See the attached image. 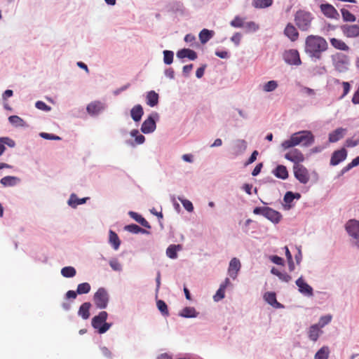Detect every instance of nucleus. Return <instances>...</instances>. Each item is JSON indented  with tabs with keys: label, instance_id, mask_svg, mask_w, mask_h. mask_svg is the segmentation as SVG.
<instances>
[{
	"label": "nucleus",
	"instance_id": "1",
	"mask_svg": "<svg viewBox=\"0 0 359 359\" xmlns=\"http://www.w3.org/2000/svg\"><path fill=\"white\" fill-rule=\"evenodd\" d=\"M327 49L328 43L323 36L313 34L306 36L304 51L312 59L320 60Z\"/></svg>",
	"mask_w": 359,
	"mask_h": 359
},
{
	"label": "nucleus",
	"instance_id": "2",
	"mask_svg": "<svg viewBox=\"0 0 359 359\" xmlns=\"http://www.w3.org/2000/svg\"><path fill=\"white\" fill-rule=\"evenodd\" d=\"M314 18L311 13L304 10H299L294 15V22L301 31H308L311 27Z\"/></svg>",
	"mask_w": 359,
	"mask_h": 359
},
{
	"label": "nucleus",
	"instance_id": "3",
	"mask_svg": "<svg viewBox=\"0 0 359 359\" xmlns=\"http://www.w3.org/2000/svg\"><path fill=\"white\" fill-rule=\"evenodd\" d=\"M107 316L106 311H101L92 318V326L97 330L99 334L105 333L111 326V323H106Z\"/></svg>",
	"mask_w": 359,
	"mask_h": 359
},
{
	"label": "nucleus",
	"instance_id": "4",
	"mask_svg": "<svg viewBox=\"0 0 359 359\" xmlns=\"http://www.w3.org/2000/svg\"><path fill=\"white\" fill-rule=\"evenodd\" d=\"M333 65L337 72L340 73L345 72L348 70L349 65L348 57L344 54L337 53L333 57Z\"/></svg>",
	"mask_w": 359,
	"mask_h": 359
},
{
	"label": "nucleus",
	"instance_id": "5",
	"mask_svg": "<svg viewBox=\"0 0 359 359\" xmlns=\"http://www.w3.org/2000/svg\"><path fill=\"white\" fill-rule=\"evenodd\" d=\"M93 300L98 309H105L109 302V296L106 290L103 287L99 288L94 294Z\"/></svg>",
	"mask_w": 359,
	"mask_h": 359
},
{
	"label": "nucleus",
	"instance_id": "6",
	"mask_svg": "<svg viewBox=\"0 0 359 359\" xmlns=\"http://www.w3.org/2000/svg\"><path fill=\"white\" fill-rule=\"evenodd\" d=\"M294 175L295 178L302 184H306L310 180V175L308 170L302 164L293 165Z\"/></svg>",
	"mask_w": 359,
	"mask_h": 359
},
{
	"label": "nucleus",
	"instance_id": "7",
	"mask_svg": "<svg viewBox=\"0 0 359 359\" xmlns=\"http://www.w3.org/2000/svg\"><path fill=\"white\" fill-rule=\"evenodd\" d=\"M285 158L294 163V165H301L304 161V156L302 152L297 149H292L285 154Z\"/></svg>",
	"mask_w": 359,
	"mask_h": 359
},
{
	"label": "nucleus",
	"instance_id": "8",
	"mask_svg": "<svg viewBox=\"0 0 359 359\" xmlns=\"http://www.w3.org/2000/svg\"><path fill=\"white\" fill-rule=\"evenodd\" d=\"M285 61L292 65H299L302 63L298 50L291 49L284 53Z\"/></svg>",
	"mask_w": 359,
	"mask_h": 359
},
{
	"label": "nucleus",
	"instance_id": "9",
	"mask_svg": "<svg viewBox=\"0 0 359 359\" xmlns=\"http://www.w3.org/2000/svg\"><path fill=\"white\" fill-rule=\"evenodd\" d=\"M343 34L347 38L359 36V25L345 24L340 27Z\"/></svg>",
	"mask_w": 359,
	"mask_h": 359
},
{
	"label": "nucleus",
	"instance_id": "10",
	"mask_svg": "<svg viewBox=\"0 0 359 359\" xmlns=\"http://www.w3.org/2000/svg\"><path fill=\"white\" fill-rule=\"evenodd\" d=\"M320 11L323 14L328 18L338 20L339 14L336 8L330 4H322L320 6Z\"/></svg>",
	"mask_w": 359,
	"mask_h": 359
},
{
	"label": "nucleus",
	"instance_id": "11",
	"mask_svg": "<svg viewBox=\"0 0 359 359\" xmlns=\"http://www.w3.org/2000/svg\"><path fill=\"white\" fill-rule=\"evenodd\" d=\"M297 133L299 134L298 137L300 144L302 143L303 146L309 147L313 144L315 138L311 131L302 130Z\"/></svg>",
	"mask_w": 359,
	"mask_h": 359
},
{
	"label": "nucleus",
	"instance_id": "12",
	"mask_svg": "<svg viewBox=\"0 0 359 359\" xmlns=\"http://www.w3.org/2000/svg\"><path fill=\"white\" fill-rule=\"evenodd\" d=\"M347 151L344 148L334 151L331 156L330 165H337L346 159Z\"/></svg>",
	"mask_w": 359,
	"mask_h": 359
},
{
	"label": "nucleus",
	"instance_id": "13",
	"mask_svg": "<svg viewBox=\"0 0 359 359\" xmlns=\"http://www.w3.org/2000/svg\"><path fill=\"white\" fill-rule=\"evenodd\" d=\"M241 267V264L240 262V260L236 258L233 257L231 259V260L229 262V266L228 269V273L230 276L231 278L233 279H236L238 271H240Z\"/></svg>",
	"mask_w": 359,
	"mask_h": 359
},
{
	"label": "nucleus",
	"instance_id": "14",
	"mask_svg": "<svg viewBox=\"0 0 359 359\" xmlns=\"http://www.w3.org/2000/svg\"><path fill=\"white\" fill-rule=\"evenodd\" d=\"M348 233L355 238H359V222L355 219L349 220L346 224Z\"/></svg>",
	"mask_w": 359,
	"mask_h": 359
},
{
	"label": "nucleus",
	"instance_id": "15",
	"mask_svg": "<svg viewBox=\"0 0 359 359\" xmlns=\"http://www.w3.org/2000/svg\"><path fill=\"white\" fill-rule=\"evenodd\" d=\"M296 285L298 286L299 291L301 293L309 297L313 296V288L304 280L302 277L299 278L296 280Z\"/></svg>",
	"mask_w": 359,
	"mask_h": 359
},
{
	"label": "nucleus",
	"instance_id": "16",
	"mask_svg": "<svg viewBox=\"0 0 359 359\" xmlns=\"http://www.w3.org/2000/svg\"><path fill=\"white\" fill-rule=\"evenodd\" d=\"M284 34L290 39L291 41H296L299 36V34L296 29V27L292 24L288 23L285 29H284Z\"/></svg>",
	"mask_w": 359,
	"mask_h": 359
},
{
	"label": "nucleus",
	"instance_id": "17",
	"mask_svg": "<svg viewBox=\"0 0 359 359\" xmlns=\"http://www.w3.org/2000/svg\"><path fill=\"white\" fill-rule=\"evenodd\" d=\"M156 129V122L151 116H149L143 123L141 130L143 133H152Z\"/></svg>",
	"mask_w": 359,
	"mask_h": 359
},
{
	"label": "nucleus",
	"instance_id": "18",
	"mask_svg": "<svg viewBox=\"0 0 359 359\" xmlns=\"http://www.w3.org/2000/svg\"><path fill=\"white\" fill-rule=\"evenodd\" d=\"M264 217L276 224L278 223L282 218V215L279 212L269 207H266Z\"/></svg>",
	"mask_w": 359,
	"mask_h": 359
},
{
	"label": "nucleus",
	"instance_id": "19",
	"mask_svg": "<svg viewBox=\"0 0 359 359\" xmlns=\"http://www.w3.org/2000/svg\"><path fill=\"white\" fill-rule=\"evenodd\" d=\"M346 132V128H338L329 134V142L334 143L344 137Z\"/></svg>",
	"mask_w": 359,
	"mask_h": 359
},
{
	"label": "nucleus",
	"instance_id": "20",
	"mask_svg": "<svg viewBox=\"0 0 359 359\" xmlns=\"http://www.w3.org/2000/svg\"><path fill=\"white\" fill-rule=\"evenodd\" d=\"M299 134L297 133L292 134L290 139L285 140L282 142L281 146L284 149L292 148L300 144L298 137Z\"/></svg>",
	"mask_w": 359,
	"mask_h": 359
},
{
	"label": "nucleus",
	"instance_id": "21",
	"mask_svg": "<svg viewBox=\"0 0 359 359\" xmlns=\"http://www.w3.org/2000/svg\"><path fill=\"white\" fill-rule=\"evenodd\" d=\"M330 42L331 46L337 50L348 51L349 46L341 39L337 38H330Z\"/></svg>",
	"mask_w": 359,
	"mask_h": 359
},
{
	"label": "nucleus",
	"instance_id": "22",
	"mask_svg": "<svg viewBox=\"0 0 359 359\" xmlns=\"http://www.w3.org/2000/svg\"><path fill=\"white\" fill-rule=\"evenodd\" d=\"M320 329L321 327L319 325L315 324L311 325L308 331L309 338L313 341H316L320 334L323 332Z\"/></svg>",
	"mask_w": 359,
	"mask_h": 359
},
{
	"label": "nucleus",
	"instance_id": "23",
	"mask_svg": "<svg viewBox=\"0 0 359 359\" xmlns=\"http://www.w3.org/2000/svg\"><path fill=\"white\" fill-rule=\"evenodd\" d=\"M103 108V105L100 102L95 101L87 106L86 110L89 114L96 115L99 114Z\"/></svg>",
	"mask_w": 359,
	"mask_h": 359
},
{
	"label": "nucleus",
	"instance_id": "24",
	"mask_svg": "<svg viewBox=\"0 0 359 359\" xmlns=\"http://www.w3.org/2000/svg\"><path fill=\"white\" fill-rule=\"evenodd\" d=\"M177 56L179 58L183 59L187 57L191 60H194L197 58L196 53L189 48H183L177 53Z\"/></svg>",
	"mask_w": 359,
	"mask_h": 359
},
{
	"label": "nucleus",
	"instance_id": "25",
	"mask_svg": "<svg viewBox=\"0 0 359 359\" xmlns=\"http://www.w3.org/2000/svg\"><path fill=\"white\" fill-rule=\"evenodd\" d=\"M264 298L265 301L269 304L270 305L273 306L275 308H282L283 305L278 302L276 300V295L275 292H266L264 295Z\"/></svg>",
	"mask_w": 359,
	"mask_h": 359
},
{
	"label": "nucleus",
	"instance_id": "26",
	"mask_svg": "<svg viewBox=\"0 0 359 359\" xmlns=\"http://www.w3.org/2000/svg\"><path fill=\"white\" fill-rule=\"evenodd\" d=\"M143 114V108L140 104L134 106L130 110L131 117L135 122H138L141 120Z\"/></svg>",
	"mask_w": 359,
	"mask_h": 359
},
{
	"label": "nucleus",
	"instance_id": "27",
	"mask_svg": "<svg viewBox=\"0 0 359 359\" xmlns=\"http://www.w3.org/2000/svg\"><path fill=\"white\" fill-rule=\"evenodd\" d=\"M90 307L91 304L90 302H84L82 304L79 309V316H81L83 319H88L90 317Z\"/></svg>",
	"mask_w": 359,
	"mask_h": 359
},
{
	"label": "nucleus",
	"instance_id": "28",
	"mask_svg": "<svg viewBox=\"0 0 359 359\" xmlns=\"http://www.w3.org/2000/svg\"><path fill=\"white\" fill-rule=\"evenodd\" d=\"M182 249L181 245H170L166 250V255L170 259H176L177 257V251Z\"/></svg>",
	"mask_w": 359,
	"mask_h": 359
},
{
	"label": "nucleus",
	"instance_id": "29",
	"mask_svg": "<svg viewBox=\"0 0 359 359\" xmlns=\"http://www.w3.org/2000/svg\"><path fill=\"white\" fill-rule=\"evenodd\" d=\"M88 198H79L76 194H71L68 201V204L72 208H76L79 205L83 204L86 202Z\"/></svg>",
	"mask_w": 359,
	"mask_h": 359
},
{
	"label": "nucleus",
	"instance_id": "30",
	"mask_svg": "<svg viewBox=\"0 0 359 359\" xmlns=\"http://www.w3.org/2000/svg\"><path fill=\"white\" fill-rule=\"evenodd\" d=\"M158 103V95L154 90L149 91L147 95V104L154 107Z\"/></svg>",
	"mask_w": 359,
	"mask_h": 359
},
{
	"label": "nucleus",
	"instance_id": "31",
	"mask_svg": "<svg viewBox=\"0 0 359 359\" xmlns=\"http://www.w3.org/2000/svg\"><path fill=\"white\" fill-rule=\"evenodd\" d=\"M278 178L285 180L288 177V172L285 166L280 165L276 167L273 172Z\"/></svg>",
	"mask_w": 359,
	"mask_h": 359
},
{
	"label": "nucleus",
	"instance_id": "32",
	"mask_svg": "<svg viewBox=\"0 0 359 359\" xmlns=\"http://www.w3.org/2000/svg\"><path fill=\"white\" fill-rule=\"evenodd\" d=\"M273 0H253L252 5L255 8H265L273 4Z\"/></svg>",
	"mask_w": 359,
	"mask_h": 359
},
{
	"label": "nucleus",
	"instance_id": "33",
	"mask_svg": "<svg viewBox=\"0 0 359 359\" xmlns=\"http://www.w3.org/2000/svg\"><path fill=\"white\" fill-rule=\"evenodd\" d=\"M19 182V179L16 177L6 176L1 178L0 182L4 187H13Z\"/></svg>",
	"mask_w": 359,
	"mask_h": 359
},
{
	"label": "nucleus",
	"instance_id": "34",
	"mask_svg": "<svg viewBox=\"0 0 359 359\" xmlns=\"http://www.w3.org/2000/svg\"><path fill=\"white\" fill-rule=\"evenodd\" d=\"M109 243L112 245L114 250H118L120 246L121 241L118 235L111 230L109 231Z\"/></svg>",
	"mask_w": 359,
	"mask_h": 359
},
{
	"label": "nucleus",
	"instance_id": "35",
	"mask_svg": "<svg viewBox=\"0 0 359 359\" xmlns=\"http://www.w3.org/2000/svg\"><path fill=\"white\" fill-rule=\"evenodd\" d=\"M213 36V32L203 29L199 34V39L201 43H207Z\"/></svg>",
	"mask_w": 359,
	"mask_h": 359
},
{
	"label": "nucleus",
	"instance_id": "36",
	"mask_svg": "<svg viewBox=\"0 0 359 359\" xmlns=\"http://www.w3.org/2000/svg\"><path fill=\"white\" fill-rule=\"evenodd\" d=\"M197 314L198 313L194 307H185L181 311L180 315L184 318H195Z\"/></svg>",
	"mask_w": 359,
	"mask_h": 359
},
{
	"label": "nucleus",
	"instance_id": "37",
	"mask_svg": "<svg viewBox=\"0 0 359 359\" xmlns=\"http://www.w3.org/2000/svg\"><path fill=\"white\" fill-rule=\"evenodd\" d=\"M330 351L327 346H323L315 354L314 359H328Z\"/></svg>",
	"mask_w": 359,
	"mask_h": 359
},
{
	"label": "nucleus",
	"instance_id": "38",
	"mask_svg": "<svg viewBox=\"0 0 359 359\" xmlns=\"http://www.w3.org/2000/svg\"><path fill=\"white\" fill-rule=\"evenodd\" d=\"M130 215L135 220H136L138 223H140L144 227H146L148 229L151 228L149 223L140 215H139L136 212H130Z\"/></svg>",
	"mask_w": 359,
	"mask_h": 359
},
{
	"label": "nucleus",
	"instance_id": "39",
	"mask_svg": "<svg viewBox=\"0 0 359 359\" xmlns=\"http://www.w3.org/2000/svg\"><path fill=\"white\" fill-rule=\"evenodd\" d=\"M295 198V196L294 193L292 191H287L284 196L283 201L285 203V209L289 210L291 208L292 205H290L293 200Z\"/></svg>",
	"mask_w": 359,
	"mask_h": 359
},
{
	"label": "nucleus",
	"instance_id": "40",
	"mask_svg": "<svg viewBox=\"0 0 359 359\" xmlns=\"http://www.w3.org/2000/svg\"><path fill=\"white\" fill-rule=\"evenodd\" d=\"M343 20L344 22H355L356 20L355 16L352 14L349 11L342 8L341 9Z\"/></svg>",
	"mask_w": 359,
	"mask_h": 359
},
{
	"label": "nucleus",
	"instance_id": "41",
	"mask_svg": "<svg viewBox=\"0 0 359 359\" xmlns=\"http://www.w3.org/2000/svg\"><path fill=\"white\" fill-rule=\"evenodd\" d=\"M76 273V271L73 266H65L61 270V274L65 278H72Z\"/></svg>",
	"mask_w": 359,
	"mask_h": 359
},
{
	"label": "nucleus",
	"instance_id": "42",
	"mask_svg": "<svg viewBox=\"0 0 359 359\" xmlns=\"http://www.w3.org/2000/svg\"><path fill=\"white\" fill-rule=\"evenodd\" d=\"M125 230L130 232V233H145L146 231L140 227L137 224H129V225H126L125 227H124Z\"/></svg>",
	"mask_w": 359,
	"mask_h": 359
},
{
	"label": "nucleus",
	"instance_id": "43",
	"mask_svg": "<svg viewBox=\"0 0 359 359\" xmlns=\"http://www.w3.org/2000/svg\"><path fill=\"white\" fill-rule=\"evenodd\" d=\"M91 287L88 283H83L77 286L76 292L78 294H87L90 291Z\"/></svg>",
	"mask_w": 359,
	"mask_h": 359
},
{
	"label": "nucleus",
	"instance_id": "44",
	"mask_svg": "<svg viewBox=\"0 0 359 359\" xmlns=\"http://www.w3.org/2000/svg\"><path fill=\"white\" fill-rule=\"evenodd\" d=\"M8 120L10 121L11 123H12L13 125H15V126H25L26 125L25 121L21 118L20 117H19L18 116H16V115H13V116H11L9 118H8Z\"/></svg>",
	"mask_w": 359,
	"mask_h": 359
},
{
	"label": "nucleus",
	"instance_id": "45",
	"mask_svg": "<svg viewBox=\"0 0 359 359\" xmlns=\"http://www.w3.org/2000/svg\"><path fill=\"white\" fill-rule=\"evenodd\" d=\"M278 87V83L276 81H269L263 86V90L265 92H271Z\"/></svg>",
	"mask_w": 359,
	"mask_h": 359
},
{
	"label": "nucleus",
	"instance_id": "46",
	"mask_svg": "<svg viewBox=\"0 0 359 359\" xmlns=\"http://www.w3.org/2000/svg\"><path fill=\"white\" fill-rule=\"evenodd\" d=\"M244 19L239 17L236 16L233 20H232L230 22V25L231 27H236V28H241L244 27Z\"/></svg>",
	"mask_w": 359,
	"mask_h": 359
},
{
	"label": "nucleus",
	"instance_id": "47",
	"mask_svg": "<svg viewBox=\"0 0 359 359\" xmlns=\"http://www.w3.org/2000/svg\"><path fill=\"white\" fill-rule=\"evenodd\" d=\"M173 52L171 50L163 51V61L166 65H170L173 61Z\"/></svg>",
	"mask_w": 359,
	"mask_h": 359
},
{
	"label": "nucleus",
	"instance_id": "48",
	"mask_svg": "<svg viewBox=\"0 0 359 359\" xmlns=\"http://www.w3.org/2000/svg\"><path fill=\"white\" fill-rule=\"evenodd\" d=\"M359 144V137H355V135L351 138H348L345 142V146L347 147H354Z\"/></svg>",
	"mask_w": 359,
	"mask_h": 359
},
{
	"label": "nucleus",
	"instance_id": "49",
	"mask_svg": "<svg viewBox=\"0 0 359 359\" xmlns=\"http://www.w3.org/2000/svg\"><path fill=\"white\" fill-rule=\"evenodd\" d=\"M158 310L163 313L168 315V310L166 304L163 300H158L156 302Z\"/></svg>",
	"mask_w": 359,
	"mask_h": 359
},
{
	"label": "nucleus",
	"instance_id": "50",
	"mask_svg": "<svg viewBox=\"0 0 359 359\" xmlns=\"http://www.w3.org/2000/svg\"><path fill=\"white\" fill-rule=\"evenodd\" d=\"M225 289H224V286H219V288L217 290L216 294L214 295L213 298L215 302H218L222 299L224 297Z\"/></svg>",
	"mask_w": 359,
	"mask_h": 359
},
{
	"label": "nucleus",
	"instance_id": "51",
	"mask_svg": "<svg viewBox=\"0 0 359 359\" xmlns=\"http://www.w3.org/2000/svg\"><path fill=\"white\" fill-rule=\"evenodd\" d=\"M243 27H245L248 31L255 32L259 29V25H257L255 22L250 21L244 23Z\"/></svg>",
	"mask_w": 359,
	"mask_h": 359
},
{
	"label": "nucleus",
	"instance_id": "52",
	"mask_svg": "<svg viewBox=\"0 0 359 359\" xmlns=\"http://www.w3.org/2000/svg\"><path fill=\"white\" fill-rule=\"evenodd\" d=\"M331 320H332V316L331 315H326V316H322L320 318L319 323L317 325H319L320 327L322 328L325 325H326L328 323H330Z\"/></svg>",
	"mask_w": 359,
	"mask_h": 359
},
{
	"label": "nucleus",
	"instance_id": "53",
	"mask_svg": "<svg viewBox=\"0 0 359 359\" xmlns=\"http://www.w3.org/2000/svg\"><path fill=\"white\" fill-rule=\"evenodd\" d=\"M35 106L37 109L45 111H49L51 109V107L48 106L43 101H37L35 104Z\"/></svg>",
	"mask_w": 359,
	"mask_h": 359
},
{
	"label": "nucleus",
	"instance_id": "54",
	"mask_svg": "<svg viewBox=\"0 0 359 359\" xmlns=\"http://www.w3.org/2000/svg\"><path fill=\"white\" fill-rule=\"evenodd\" d=\"M109 265L114 271H120L122 269L121 264L116 259L110 260Z\"/></svg>",
	"mask_w": 359,
	"mask_h": 359
},
{
	"label": "nucleus",
	"instance_id": "55",
	"mask_svg": "<svg viewBox=\"0 0 359 359\" xmlns=\"http://www.w3.org/2000/svg\"><path fill=\"white\" fill-rule=\"evenodd\" d=\"M182 205L184 206V208L189 212H192L194 210V206H193V204L192 203L189 201V200H187V199H180Z\"/></svg>",
	"mask_w": 359,
	"mask_h": 359
},
{
	"label": "nucleus",
	"instance_id": "56",
	"mask_svg": "<svg viewBox=\"0 0 359 359\" xmlns=\"http://www.w3.org/2000/svg\"><path fill=\"white\" fill-rule=\"evenodd\" d=\"M359 165V156H357L356 158H355L354 159H353V161L348 163L344 168V170L345 171H348L350 169H351L353 167H355L357 165Z\"/></svg>",
	"mask_w": 359,
	"mask_h": 359
},
{
	"label": "nucleus",
	"instance_id": "57",
	"mask_svg": "<svg viewBox=\"0 0 359 359\" xmlns=\"http://www.w3.org/2000/svg\"><path fill=\"white\" fill-rule=\"evenodd\" d=\"M241 38L242 35L239 32H236L231 36V41L234 43L236 46H238L240 44Z\"/></svg>",
	"mask_w": 359,
	"mask_h": 359
},
{
	"label": "nucleus",
	"instance_id": "58",
	"mask_svg": "<svg viewBox=\"0 0 359 359\" xmlns=\"http://www.w3.org/2000/svg\"><path fill=\"white\" fill-rule=\"evenodd\" d=\"M41 137L46 139V140H59L61 138L59 136L54 135L53 134L46 133H41L40 134Z\"/></svg>",
	"mask_w": 359,
	"mask_h": 359
},
{
	"label": "nucleus",
	"instance_id": "59",
	"mask_svg": "<svg viewBox=\"0 0 359 359\" xmlns=\"http://www.w3.org/2000/svg\"><path fill=\"white\" fill-rule=\"evenodd\" d=\"M270 259L272 262H273L276 264L281 266L284 265V261L280 257H278L277 255H273L270 257Z\"/></svg>",
	"mask_w": 359,
	"mask_h": 359
},
{
	"label": "nucleus",
	"instance_id": "60",
	"mask_svg": "<svg viewBox=\"0 0 359 359\" xmlns=\"http://www.w3.org/2000/svg\"><path fill=\"white\" fill-rule=\"evenodd\" d=\"M0 140L3 142L4 146L5 144H7L10 147H13L15 146V142L9 137H1Z\"/></svg>",
	"mask_w": 359,
	"mask_h": 359
},
{
	"label": "nucleus",
	"instance_id": "61",
	"mask_svg": "<svg viewBox=\"0 0 359 359\" xmlns=\"http://www.w3.org/2000/svg\"><path fill=\"white\" fill-rule=\"evenodd\" d=\"M342 87H343V94L341 95V97H345L350 91L351 86L348 82L343 81L341 83Z\"/></svg>",
	"mask_w": 359,
	"mask_h": 359
},
{
	"label": "nucleus",
	"instance_id": "62",
	"mask_svg": "<svg viewBox=\"0 0 359 359\" xmlns=\"http://www.w3.org/2000/svg\"><path fill=\"white\" fill-rule=\"evenodd\" d=\"M100 351H101V353L102 354L107 358H111V352L109 350L108 348L105 347V346H102L100 348Z\"/></svg>",
	"mask_w": 359,
	"mask_h": 359
},
{
	"label": "nucleus",
	"instance_id": "63",
	"mask_svg": "<svg viewBox=\"0 0 359 359\" xmlns=\"http://www.w3.org/2000/svg\"><path fill=\"white\" fill-rule=\"evenodd\" d=\"M278 278L282 281L288 283L291 280V276L287 273H281L279 274Z\"/></svg>",
	"mask_w": 359,
	"mask_h": 359
},
{
	"label": "nucleus",
	"instance_id": "64",
	"mask_svg": "<svg viewBox=\"0 0 359 359\" xmlns=\"http://www.w3.org/2000/svg\"><path fill=\"white\" fill-rule=\"evenodd\" d=\"M215 55L220 58H228L229 57V53L226 50H217L215 52Z\"/></svg>",
	"mask_w": 359,
	"mask_h": 359
}]
</instances>
